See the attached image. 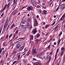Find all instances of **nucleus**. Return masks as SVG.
<instances>
[{
    "instance_id": "4468645a",
    "label": "nucleus",
    "mask_w": 65,
    "mask_h": 65,
    "mask_svg": "<svg viewBox=\"0 0 65 65\" xmlns=\"http://www.w3.org/2000/svg\"><path fill=\"white\" fill-rule=\"evenodd\" d=\"M59 26V25H57V26H55V31H57L58 30L57 29Z\"/></svg>"
},
{
    "instance_id": "a211bd4d",
    "label": "nucleus",
    "mask_w": 65,
    "mask_h": 65,
    "mask_svg": "<svg viewBox=\"0 0 65 65\" xmlns=\"http://www.w3.org/2000/svg\"><path fill=\"white\" fill-rule=\"evenodd\" d=\"M41 40V39H37L36 40V41H37V44H38V42H39Z\"/></svg>"
},
{
    "instance_id": "1a4fd4ad",
    "label": "nucleus",
    "mask_w": 65,
    "mask_h": 65,
    "mask_svg": "<svg viewBox=\"0 0 65 65\" xmlns=\"http://www.w3.org/2000/svg\"><path fill=\"white\" fill-rule=\"evenodd\" d=\"M37 52L36 51L32 50V55L35 54H37Z\"/></svg>"
},
{
    "instance_id": "8fccbe9b",
    "label": "nucleus",
    "mask_w": 65,
    "mask_h": 65,
    "mask_svg": "<svg viewBox=\"0 0 65 65\" xmlns=\"http://www.w3.org/2000/svg\"><path fill=\"white\" fill-rule=\"evenodd\" d=\"M13 35V34H11V35H10L9 36V37H11V36H12V35Z\"/></svg>"
},
{
    "instance_id": "f3484780",
    "label": "nucleus",
    "mask_w": 65,
    "mask_h": 65,
    "mask_svg": "<svg viewBox=\"0 0 65 65\" xmlns=\"http://www.w3.org/2000/svg\"><path fill=\"white\" fill-rule=\"evenodd\" d=\"M24 48V47H21L20 48H19V50L20 51H22Z\"/></svg>"
},
{
    "instance_id": "ea45409f",
    "label": "nucleus",
    "mask_w": 65,
    "mask_h": 65,
    "mask_svg": "<svg viewBox=\"0 0 65 65\" xmlns=\"http://www.w3.org/2000/svg\"><path fill=\"white\" fill-rule=\"evenodd\" d=\"M65 23V19L63 21L62 23V24H63Z\"/></svg>"
},
{
    "instance_id": "473e14b6",
    "label": "nucleus",
    "mask_w": 65,
    "mask_h": 65,
    "mask_svg": "<svg viewBox=\"0 0 65 65\" xmlns=\"http://www.w3.org/2000/svg\"><path fill=\"white\" fill-rule=\"evenodd\" d=\"M32 3V4L33 6H35V2H31Z\"/></svg>"
},
{
    "instance_id": "f704fd0d",
    "label": "nucleus",
    "mask_w": 65,
    "mask_h": 65,
    "mask_svg": "<svg viewBox=\"0 0 65 65\" xmlns=\"http://www.w3.org/2000/svg\"><path fill=\"white\" fill-rule=\"evenodd\" d=\"M6 43V42L5 41L3 43V46H5V44Z\"/></svg>"
},
{
    "instance_id": "412c9836",
    "label": "nucleus",
    "mask_w": 65,
    "mask_h": 65,
    "mask_svg": "<svg viewBox=\"0 0 65 65\" xmlns=\"http://www.w3.org/2000/svg\"><path fill=\"white\" fill-rule=\"evenodd\" d=\"M23 62L24 63V64L25 65L27 64L26 61L25 60L23 61Z\"/></svg>"
},
{
    "instance_id": "0eeeda50",
    "label": "nucleus",
    "mask_w": 65,
    "mask_h": 65,
    "mask_svg": "<svg viewBox=\"0 0 65 65\" xmlns=\"http://www.w3.org/2000/svg\"><path fill=\"white\" fill-rule=\"evenodd\" d=\"M21 45L19 44H17L16 46V47L17 49H19L21 47Z\"/></svg>"
},
{
    "instance_id": "2f4dec72",
    "label": "nucleus",
    "mask_w": 65,
    "mask_h": 65,
    "mask_svg": "<svg viewBox=\"0 0 65 65\" xmlns=\"http://www.w3.org/2000/svg\"><path fill=\"white\" fill-rule=\"evenodd\" d=\"M61 50L62 51H64V48L62 47V48L61 49Z\"/></svg>"
},
{
    "instance_id": "20e7f679",
    "label": "nucleus",
    "mask_w": 65,
    "mask_h": 65,
    "mask_svg": "<svg viewBox=\"0 0 65 65\" xmlns=\"http://www.w3.org/2000/svg\"><path fill=\"white\" fill-rule=\"evenodd\" d=\"M26 9L29 11H30V10H32V8L29 6H28V7L26 8Z\"/></svg>"
},
{
    "instance_id": "680f3d73",
    "label": "nucleus",
    "mask_w": 65,
    "mask_h": 65,
    "mask_svg": "<svg viewBox=\"0 0 65 65\" xmlns=\"http://www.w3.org/2000/svg\"><path fill=\"white\" fill-rule=\"evenodd\" d=\"M15 55H16L15 54V55H14V56H13V57H12V58L13 59L14 58H15Z\"/></svg>"
},
{
    "instance_id": "de8ad7c7",
    "label": "nucleus",
    "mask_w": 65,
    "mask_h": 65,
    "mask_svg": "<svg viewBox=\"0 0 65 65\" xmlns=\"http://www.w3.org/2000/svg\"><path fill=\"white\" fill-rule=\"evenodd\" d=\"M63 60L64 61L63 62H65V57L64 56L63 58Z\"/></svg>"
},
{
    "instance_id": "cd10ccee",
    "label": "nucleus",
    "mask_w": 65,
    "mask_h": 65,
    "mask_svg": "<svg viewBox=\"0 0 65 65\" xmlns=\"http://www.w3.org/2000/svg\"><path fill=\"white\" fill-rule=\"evenodd\" d=\"M31 21V18H29L27 20L28 22H30Z\"/></svg>"
},
{
    "instance_id": "f8f14e48",
    "label": "nucleus",
    "mask_w": 65,
    "mask_h": 65,
    "mask_svg": "<svg viewBox=\"0 0 65 65\" xmlns=\"http://www.w3.org/2000/svg\"><path fill=\"white\" fill-rule=\"evenodd\" d=\"M14 26V27H15V25L14 24H13L12 25L11 27H10V29H12V28Z\"/></svg>"
},
{
    "instance_id": "c85d7f7f",
    "label": "nucleus",
    "mask_w": 65,
    "mask_h": 65,
    "mask_svg": "<svg viewBox=\"0 0 65 65\" xmlns=\"http://www.w3.org/2000/svg\"><path fill=\"white\" fill-rule=\"evenodd\" d=\"M24 51L23 52V53H25L26 52L27 50L26 48H25L24 49Z\"/></svg>"
},
{
    "instance_id": "6e6552de",
    "label": "nucleus",
    "mask_w": 65,
    "mask_h": 65,
    "mask_svg": "<svg viewBox=\"0 0 65 65\" xmlns=\"http://www.w3.org/2000/svg\"><path fill=\"white\" fill-rule=\"evenodd\" d=\"M47 11L46 10H43L42 11V13L43 14H46L47 13Z\"/></svg>"
},
{
    "instance_id": "72a5a7b5",
    "label": "nucleus",
    "mask_w": 65,
    "mask_h": 65,
    "mask_svg": "<svg viewBox=\"0 0 65 65\" xmlns=\"http://www.w3.org/2000/svg\"><path fill=\"white\" fill-rule=\"evenodd\" d=\"M7 27V26H5V25H4V29H6Z\"/></svg>"
},
{
    "instance_id": "13d9d810",
    "label": "nucleus",
    "mask_w": 65,
    "mask_h": 65,
    "mask_svg": "<svg viewBox=\"0 0 65 65\" xmlns=\"http://www.w3.org/2000/svg\"><path fill=\"white\" fill-rule=\"evenodd\" d=\"M9 27V26H8V27H7V29H6V30L7 31L8 29V28Z\"/></svg>"
},
{
    "instance_id": "c756f323",
    "label": "nucleus",
    "mask_w": 65,
    "mask_h": 65,
    "mask_svg": "<svg viewBox=\"0 0 65 65\" xmlns=\"http://www.w3.org/2000/svg\"><path fill=\"white\" fill-rule=\"evenodd\" d=\"M36 65H41V63L40 62H38L36 64Z\"/></svg>"
},
{
    "instance_id": "aec40b11",
    "label": "nucleus",
    "mask_w": 65,
    "mask_h": 65,
    "mask_svg": "<svg viewBox=\"0 0 65 65\" xmlns=\"http://www.w3.org/2000/svg\"><path fill=\"white\" fill-rule=\"evenodd\" d=\"M18 62V61H15L13 62L12 64H11L12 65H14L16 63Z\"/></svg>"
},
{
    "instance_id": "09e8293b",
    "label": "nucleus",
    "mask_w": 65,
    "mask_h": 65,
    "mask_svg": "<svg viewBox=\"0 0 65 65\" xmlns=\"http://www.w3.org/2000/svg\"><path fill=\"white\" fill-rule=\"evenodd\" d=\"M31 2H35L36 1L35 0H31Z\"/></svg>"
},
{
    "instance_id": "a878e982",
    "label": "nucleus",
    "mask_w": 65,
    "mask_h": 65,
    "mask_svg": "<svg viewBox=\"0 0 65 65\" xmlns=\"http://www.w3.org/2000/svg\"><path fill=\"white\" fill-rule=\"evenodd\" d=\"M5 51H3L2 53V55H4L5 54Z\"/></svg>"
},
{
    "instance_id": "774afa93",
    "label": "nucleus",
    "mask_w": 65,
    "mask_h": 65,
    "mask_svg": "<svg viewBox=\"0 0 65 65\" xmlns=\"http://www.w3.org/2000/svg\"><path fill=\"white\" fill-rule=\"evenodd\" d=\"M39 18V16L38 15H37V18Z\"/></svg>"
},
{
    "instance_id": "f03ea898",
    "label": "nucleus",
    "mask_w": 65,
    "mask_h": 65,
    "mask_svg": "<svg viewBox=\"0 0 65 65\" xmlns=\"http://www.w3.org/2000/svg\"><path fill=\"white\" fill-rule=\"evenodd\" d=\"M60 8L61 9L63 10L65 8V4H63L61 5Z\"/></svg>"
},
{
    "instance_id": "bf43d9fd",
    "label": "nucleus",
    "mask_w": 65,
    "mask_h": 65,
    "mask_svg": "<svg viewBox=\"0 0 65 65\" xmlns=\"http://www.w3.org/2000/svg\"><path fill=\"white\" fill-rule=\"evenodd\" d=\"M14 36H15V37H16L17 36V34H14Z\"/></svg>"
},
{
    "instance_id": "e2e57ef3",
    "label": "nucleus",
    "mask_w": 65,
    "mask_h": 65,
    "mask_svg": "<svg viewBox=\"0 0 65 65\" xmlns=\"http://www.w3.org/2000/svg\"><path fill=\"white\" fill-rule=\"evenodd\" d=\"M35 48V46H34L33 47V49H32V51H33L34 50V48Z\"/></svg>"
},
{
    "instance_id": "6e6d98bb",
    "label": "nucleus",
    "mask_w": 65,
    "mask_h": 65,
    "mask_svg": "<svg viewBox=\"0 0 65 65\" xmlns=\"http://www.w3.org/2000/svg\"><path fill=\"white\" fill-rule=\"evenodd\" d=\"M18 30L16 31V32H15V34H17L18 33Z\"/></svg>"
},
{
    "instance_id": "7c9ffc66",
    "label": "nucleus",
    "mask_w": 65,
    "mask_h": 65,
    "mask_svg": "<svg viewBox=\"0 0 65 65\" xmlns=\"http://www.w3.org/2000/svg\"><path fill=\"white\" fill-rule=\"evenodd\" d=\"M50 26V24H48L47 25H46L45 26V28H47L48 27Z\"/></svg>"
},
{
    "instance_id": "39448f33",
    "label": "nucleus",
    "mask_w": 65,
    "mask_h": 65,
    "mask_svg": "<svg viewBox=\"0 0 65 65\" xmlns=\"http://www.w3.org/2000/svg\"><path fill=\"white\" fill-rule=\"evenodd\" d=\"M40 36V34L39 33H38L37 34V35L35 36V39H37V38H38Z\"/></svg>"
},
{
    "instance_id": "58836bf2",
    "label": "nucleus",
    "mask_w": 65,
    "mask_h": 65,
    "mask_svg": "<svg viewBox=\"0 0 65 65\" xmlns=\"http://www.w3.org/2000/svg\"><path fill=\"white\" fill-rule=\"evenodd\" d=\"M42 12V11L41 10H39V13H41Z\"/></svg>"
},
{
    "instance_id": "9d476101",
    "label": "nucleus",
    "mask_w": 65,
    "mask_h": 65,
    "mask_svg": "<svg viewBox=\"0 0 65 65\" xmlns=\"http://www.w3.org/2000/svg\"><path fill=\"white\" fill-rule=\"evenodd\" d=\"M25 23L21 22L20 23V25L21 26H22V27H24V25H25Z\"/></svg>"
},
{
    "instance_id": "393cba45",
    "label": "nucleus",
    "mask_w": 65,
    "mask_h": 65,
    "mask_svg": "<svg viewBox=\"0 0 65 65\" xmlns=\"http://www.w3.org/2000/svg\"><path fill=\"white\" fill-rule=\"evenodd\" d=\"M31 38H30V40H31V39L33 40V37L32 35H31L30 36Z\"/></svg>"
},
{
    "instance_id": "a19ab883",
    "label": "nucleus",
    "mask_w": 65,
    "mask_h": 65,
    "mask_svg": "<svg viewBox=\"0 0 65 65\" xmlns=\"http://www.w3.org/2000/svg\"><path fill=\"white\" fill-rule=\"evenodd\" d=\"M56 22V21H55L52 24H51V25L53 26L54 25V24H55V23Z\"/></svg>"
},
{
    "instance_id": "79ce46f5",
    "label": "nucleus",
    "mask_w": 65,
    "mask_h": 65,
    "mask_svg": "<svg viewBox=\"0 0 65 65\" xmlns=\"http://www.w3.org/2000/svg\"><path fill=\"white\" fill-rule=\"evenodd\" d=\"M8 36H9L8 35H7L6 36L5 38H6L7 39L8 38Z\"/></svg>"
},
{
    "instance_id": "603ef678",
    "label": "nucleus",
    "mask_w": 65,
    "mask_h": 65,
    "mask_svg": "<svg viewBox=\"0 0 65 65\" xmlns=\"http://www.w3.org/2000/svg\"><path fill=\"white\" fill-rule=\"evenodd\" d=\"M45 24H46V23L45 22H43V25H45Z\"/></svg>"
},
{
    "instance_id": "e433bc0d",
    "label": "nucleus",
    "mask_w": 65,
    "mask_h": 65,
    "mask_svg": "<svg viewBox=\"0 0 65 65\" xmlns=\"http://www.w3.org/2000/svg\"><path fill=\"white\" fill-rule=\"evenodd\" d=\"M59 51V49H57V51H56V53L58 54Z\"/></svg>"
},
{
    "instance_id": "37998d69",
    "label": "nucleus",
    "mask_w": 65,
    "mask_h": 65,
    "mask_svg": "<svg viewBox=\"0 0 65 65\" xmlns=\"http://www.w3.org/2000/svg\"><path fill=\"white\" fill-rule=\"evenodd\" d=\"M4 12H3L2 14V15H1V16L2 17H3V15H4Z\"/></svg>"
},
{
    "instance_id": "c03bdc74",
    "label": "nucleus",
    "mask_w": 65,
    "mask_h": 65,
    "mask_svg": "<svg viewBox=\"0 0 65 65\" xmlns=\"http://www.w3.org/2000/svg\"><path fill=\"white\" fill-rule=\"evenodd\" d=\"M17 52H13V54L12 55H13V54H14H14H16V53Z\"/></svg>"
},
{
    "instance_id": "4d7b16f0",
    "label": "nucleus",
    "mask_w": 65,
    "mask_h": 65,
    "mask_svg": "<svg viewBox=\"0 0 65 65\" xmlns=\"http://www.w3.org/2000/svg\"><path fill=\"white\" fill-rule=\"evenodd\" d=\"M40 7V6L39 5H37V8H39Z\"/></svg>"
},
{
    "instance_id": "052dcab7",
    "label": "nucleus",
    "mask_w": 65,
    "mask_h": 65,
    "mask_svg": "<svg viewBox=\"0 0 65 65\" xmlns=\"http://www.w3.org/2000/svg\"><path fill=\"white\" fill-rule=\"evenodd\" d=\"M4 48H2V49H1V51H3L4 50Z\"/></svg>"
},
{
    "instance_id": "3c124183",
    "label": "nucleus",
    "mask_w": 65,
    "mask_h": 65,
    "mask_svg": "<svg viewBox=\"0 0 65 65\" xmlns=\"http://www.w3.org/2000/svg\"><path fill=\"white\" fill-rule=\"evenodd\" d=\"M57 54L56 53V54H55V58H56L57 56Z\"/></svg>"
},
{
    "instance_id": "9b49d317",
    "label": "nucleus",
    "mask_w": 65,
    "mask_h": 65,
    "mask_svg": "<svg viewBox=\"0 0 65 65\" xmlns=\"http://www.w3.org/2000/svg\"><path fill=\"white\" fill-rule=\"evenodd\" d=\"M13 12H14V13L13 14V15H15L17 13V10H14Z\"/></svg>"
},
{
    "instance_id": "69168bd1",
    "label": "nucleus",
    "mask_w": 65,
    "mask_h": 65,
    "mask_svg": "<svg viewBox=\"0 0 65 65\" xmlns=\"http://www.w3.org/2000/svg\"><path fill=\"white\" fill-rule=\"evenodd\" d=\"M30 28H31V29L32 28V26L31 25H30Z\"/></svg>"
},
{
    "instance_id": "2eb2a0df",
    "label": "nucleus",
    "mask_w": 65,
    "mask_h": 65,
    "mask_svg": "<svg viewBox=\"0 0 65 65\" xmlns=\"http://www.w3.org/2000/svg\"><path fill=\"white\" fill-rule=\"evenodd\" d=\"M65 17V13L63 14V16H62V17L60 19V20L61 21H62V20L63 18L64 17Z\"/></svg>"
},
{
    "instance_id": "f257e3e1",
    "label": "nucleus",
    "mask_w": 65,
    "mask_h": 65,
    "mask_svg": "<svg viewBox=\"0 0 65 65\" xmlns=\"http://www.w3.org/2000/svg\"><path fill=\"white\" fill-rule=\"evenodd\" d=\"M38 25V22L36 19L35 20L34 22V26L35 27H36V26H37Z\"/></svg>"
},
{
    "instance_id": "a18cd8bd",
    "label": "nucleus",
    "mask_w": 65,
    "mask_h": 65,
    "mask_svg": "<svg viewBox=\"0 0 65 65\" xmlns=\"http://www.w3.org/2000/svg\"><path fill=\"white\" fill-rule=\"evenodd\" d=\"M4 19H3L2 22V24H3L4 23Z\"/></svg>"
},
{
    "instance_id": "0e129e2a",
    "label": "nucleus",
    "mask_w": 65,
    "mask_h": 65,
    "mask_svg": "<svg viewBox=\"0 0 65 65\" xmlns=\"http://www.w3.org/2000/svg\"><path fill=\"white\" fill-rule=\"evenodd\" d=\"M51 57H50L49 58V60H51Z\"/></svg>"
},
{
    "instance_id": "423d86ee",
    "label": "nucleus",
    "mask_w": 65,
    "mask_h": 65,
    "mask_svg": "<svg viewBox=\"0 0 65 65\" xmlns=\"http://www.w3.org/2000/svg\"><path fill=\"white\" fill-rule=\"evenodd\" d=\"M25 26H27L28 28H29L30 26L29 24V23L27 22H25Z\"/></svg>"
},
{
    "instance_id": "5fc2aeb1",
    "label": "nucleus",
    "mask_w": 65,
    "mask_h": 65,
    "mask_svg": "<svg viewBox=\"0 0 65 65\" xmlns=\"http://www.w3.org/2000/svg\"><path fill=\"white\" fill-rule=\"evenodd\" d=\"M8 19H6V20L5 22H7V23L8 22Z\"/></svg>"
},
{
    "instance_id": "bb28decb",
    "label": "nucleus",
    "mask_w": 65,
    "mask_h": 65,
    "mask_svg": "<svg viewBox=\"0 0 65 65\" xmlns=\"http://www.w3.org/2000/svg\"><path fill=\"white\" fill-rule=\"evenodd\" d=\"M6 5H5L4 7L3 8V9L4 10H5L6 9Z\"/></svg>"
},
{
    "instance_id": "c9c22d12",
    "label": "nucleus",
    "mask_w": 65,
    "mask_h": 65,
    "mask_svg": "<svg viewBox=\"0 0 65 65\" xmlns=\"http://www.w3.org/2000/svg\"><path fill=\"white\" fill-rule=\"evenodd\" d=\"M50 46V45H49L48 46V47H47V48H48V49H49V50H50V49L51 48V47Z\"/></svg>"
},
{
    "instance_id": "4be33fe9",
    "label": "nucleus",
    "mask_w": 65,
    "mask_h": 65,
    "mask_svg": "<svg viewBox=\"0 0 65 65\" xmlns=\"http://www.w3.org/2000/svg\"><path fill=\"white\" fill-rule=\"evenodd\" d=\"M30 50H29L28 52H27V55L28 56L30 54Z\"/></svg>"
},
{
    "instance_id": "864d4df0",
    "label": "nucleus",
    "mask_w": 65,
    "mask_h": 65,
    "mask_svg": "<svg viewBox=\"0 0 65 65\" xmlns=\"http://www.w3.org/2000/svg\"><path fill=\"white\" fill-rule=\"evenodd\" d=\"M17 28H18L17 27H15V28L14 29L15 31L17 29Z\"/></svg>"
},
{
    "instance_id": "6ab92c4d",
    "label": "nucleus",
    "mask_w": 65,
    "mask_h": 65,
    "mask_svg": "<svg viewBox=\"0 0 65 65\" xmlns=\"http://www.w3.org/2000/svg\"><path fill=\"white\" fill-rule=\"evenodd\" d=\"M64 51H62V52L61 53L60 55V57H61L62 56L63 54H64Z\"/></svg>"
},
{
    "instance_id": "7ed1b4c3",
    "label": "nucleus",
    "mask_w": 65,
    "mask_h": 65,
    "mask_svg": "<svg viewBox=\"0 0 65 65\" xmlns=\"http://www.w3.org/2000/svg\"><path fill=\"white\" fill-rule=\"evenodd\" d=\"M32 32L33 34L34 35L37 32V29L36 27H35V29H34L33 30H32Z\"/></svg>"
},
{
    "instance_id": "5701e85b",
    "label": "nucleus",
    "mask_w": 65,
    "mask_h": 65,
    "mask_svg": "<svg viewBox=\"0 0 65 65\" xmlns=\"http://www.w3.org/2000/svg\"><path fill=\"white\" fill-rule=\"evenodd\" d=\"M8 24V22L7 23V22H5V24H4V25H5V26L7 27L8 26V24H7V23Z\"/></svg>"
},
{
    "instance_id": "49530a36",
    "label": "nucleus",
    "mask_w": 65,
    "mask_h": 65,
    "mask_svg": "<svg viewBox=\"0 0 65 65\" xmlns=\"http://www.w3.org/2000/svg\"><path fill=\"white\" fill-rule=\"evenodd\" d=\"M24 19H26L25 17H24L22 18V20H24Z\"/></svg>"
},
{
    "instance_id": "b1692460",
    "label": "nucleus",
    "mask_w": 65,
    "mask_h": 65,
    "mask_svg": "<svg viewBox=\"0 0 65 65\" xmlns=\"http://www.w3.org/2000/svg\"><path fill=\"white\" fill-rule=\"evenodd\" d=\"M49 57V55H47V58H45V60H47L48 59Z\"/></svg>"
},
{
    "instance_id": "dca6fc26",
    "label": "nucleus",
    "mask_w": 65,
    "mask_h": 65,
    "mask_svg": "<svg viewBox=\"0 0 65 65\" xmlns=\"http://www.w3.org/2000/svg\"><path fill=\"white\" fill-rule=\"evenodd\" d=\"M19 55L18 56V60H19L20 59V56L21 55V53H19Z\"/></svg>"
},
{
    "instance_id": "4c0bfd02",
    "label": "nucleus",
    "mask_w": 65,
    "mask_h": 65,
    "mask_svg": "<svg viewBox=\"0 0 65 65\" xmlns=\"http://www.w3.org/2000/svg\"><path fill=\"white\" fill-rule=\"evenodd\" d=\"M62 32H61L59 35V36L60 37L61 36V35H62Z\"/></svg>"
},
{
    "instance_id": "338daca9",
    "label": "nucleus",
    "mask_w": 65,
    "mask_h": 65,
    "mask_svg": "<svg viewBox=\"0 0 65 65\" xmlns=\"http://www.w3.org/2000/svg\"><path fill=\"white\" fill-rule=\"evenodd\" d=\"M54 45H56V43L55 42L54 43Z\"/></svg>"
},
{
    "instance_id": "ddd939ff",
    "label": "nucleus",
    "mask_w": 65,
    "mask_h": 65,
    "mask_svg": "<svg viewBox=\"0 0 65 65\" xmlns=\"http://www.w3.org/2000/svg\"><path fill=\"white\" fill-rule=\"evenodd\" d=\"M22 20V22H23L24 23H25V22L26 23L27 22V21L26 19H23V20Z\"/></svg>"
}]
</instances>
